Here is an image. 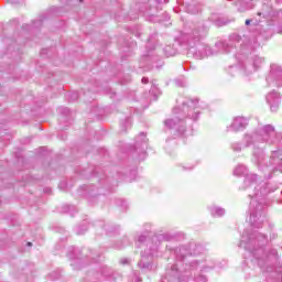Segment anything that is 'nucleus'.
Returning a JSON list of instances; mask_svg holds the SVG:
<instances>
[{"instance_id":"obj_5","label":"nucleus","mask_w":282,"mask_h":282,"mask_svg":"<svg viewBox=\"0 0 282 282\" xmlns=\"http://www.w3.org/2000/svg\"><path fill=\"white\" fill-rule=\"evenodd\" d=\"M43 21H45V15H41L37 20H33L31 24H24L22 30L24 32H34V30H39L43 25Z\"/></svg>"},{"instance_id":"obj_2","label":"nucleus","mask_w":282,"mask_h":282,"mask_svg":"<svg viewBox=\"0 0 282 282\" xmlns=\"http://www.w3.org/2000/svg\"><path fill=\"white\" fill-rule=\"evenodd\" d=\"M101 254V251L89 248L78 249L76 247H69L67 251L73 270H83V268L90 265V263H98Z\"/></svg>"},{"instance_id":"obj_29","label":"nucleus","mask_w":282,"mask_h":282,"mask_svg":"<svg viewBox=\"0 0 282 282\" xmlns=\"http://www.w3.org/2000/svg\"><path fill=\"white\" fill-rule=\"evenodd\" d=\"M253 226H254L256 228H261V225H258L257 223H253Z\"/></svg>"},{"instance_id":"obj_15","label":"nucleus","mask_w":282,"mask_h":282,"mask_svg":"<svg viewBox=\"0 0 282 282\" xmlns=\"http://www.w3.org/2000/svg\"><path fill=\"white\" fill-rule=\"evenodd\" d=\"M83 3V0H66V8L70 6H80Z\"/></svg>"},{"instance_id":"obj_9","label":"nucleus","mask_w":282,"mask_h":282,"mask_svg":"<svg viewBox=\"0 0 282 282\" xmlns=\"http://www.w3.org/2000/svg\"><path fill=\"white\" fill-rule=\"evenodd\" d=\"M63 213H68V214H70V217H74V215H76V213H78V208H76V206H74V205H64Z\"/></svg>"},{"instance_id":"obj_23","label":"nucleus","mask_w":282,"mask_h":282,"mask_svg":"<svg viewBox=\"0 0 282 282\" xmlns=\"http://www.w3.org/2000/svg\"><path fill=\"white\" fill-rule=\"evenodd\" d=\"M120 263H121V265H128L129 259L122 258V259H120Z\"/></svg>"},{"instance_id":"obj_22","label":"nucleus","mask_w":282,"mask_h":282,"mask_svg":"<svg viewBox=\"0 0 282 282\" xmlns=\"http://www.w3.org/2000/svg\"><path fill=\"white\" fill-rule=\"evenodd\" d=\"M225 210L223 208H216L215 209V215H217V217H221L224 215Z\"/></svg>"},{"instance_id":"obj_10","label":"nucleus","mask_w":282,"mask_h":282,"mask_svg":"<svg viewBox=\"0 0 282 282\" xmlns=\"http://www.w3.org/2000/svg\"><path fill=\"white\" fill-rule=\"evenodd\" d=\"M134 243H135V248L138 249L142 248V231H137L134 234Z\"/></svg>"},{"instance_id":"obj_3","label":"nucleus","mask_w":282,"mask_h":282,"mask_svg":"<svg viewBox=\"0 0 282 282\" xmlns=\"http://www.w3.org/2000/svg\"><path fill=\"white\" fill-rule=\"evenodd\" d=\"M89 226L95 228L97 235H102L105 232L107 237H113V235H118V230H120L118 225H113L110 221L95 220L89 223V220H83L80 225L75 227L76 235H85L86 231L89 230Z\"/></svg>"},{"instance_id":"obj_12","label":"nucleus","mask_w":282,"mask_h":282,"mask_svg":"<svg viewBox=\"0 0 282 282\" xmlns=\"http://www.w3.org/2000/svg\"><path fill=\"white\" fill-rule=\"evenodd\" d=\"M78 98H83V96L78 91H73L68 95V101L69 102H76Z\"/></svg>"},{"instance_id":"obj_31","label":"nucleus","mask_w":282,"mask_h":282,"mask_svg":"<svg viewBox=\"0 0 282 282\" xmlns=\"http://www.w3.org/2000/svg\"><path fill=\"white\" fill-rule=\"evenodd\" d=\"M26 246H28L29 248H32V242H28Z\"/></svg>"},{"instance_id":"obj_26","label":"nucleus","mask_w":282,"mask_h":282,"mask_svg":"<svg viewBox=\"0 0 282 282\" xmlns=\"http://www.w3.org/2000/svg\"><path fill=\"white\" fill-rule=\"evenodd\" d=\"M44 54H47V48L41 51V56H43Z\"/></svg>"},{"instance_id":"obj_8","label":"nucleus","mask_w":282,"mask_h":282,"mask_svg":"<svg viewBox=\"0 0 282 282\" xmlns=\"http://www.w3.org/2000/svg\"><path fill=\"white\" fill-rule=\"evenodd\" d=\"M131 245V240H129V237L123 236L121 240H118L116 243L112 245V248L115 250H122V248H127V246Z\"/></svg>"},{"instance_id":"obj_21","label":"nucleus","mask_w":282,"mask_h":282,"mask_svg":"<svg viewBox=\"0 0 282 282\" xmlns=\"http://www.w3.org/2000/svg\"><path fill=\"white\" fill-rule=\"evenodd\" d=\"M61 10H63V8H61V7H53L52 8V12H53V14H56L57 17H61Z\"/></svg>"},{"instance_id":"obj_11","label":"nucleus","mask_w":282,"mask_h":282,"mask_svg":"<svg viewBox=\"0 0 282 282\" xmlns=\"http://www.w3.org/2000/svg\"><path fill=\"white\" fill-rule=\"evenodd\" d=\"M115 204H116V206H119V208H121V210H127V208H129V204H127V200H124L122 198L115 199Z\"/></svg>"},{"instance_id":"obj_17","label":"nucleus","mask_w":282,"mask_h":282,"mask_svg":"<svg viewBox=\"0 0 282 282\" xmlns=\"http://www.w3.org/2000/svg\"><path fill=\"white\" fill-rule=\"evenodd\" d=\"M131 282H142V275L140 274V271L133 273Z\"/></svg>"},{"instance_id":"obj_32","label":"nucleus","mask_w":282,"mask_h":282,"mask_svg":"<svg viewBox=\"0 0 282 282\" xmlns=\"http://www.w3.org/2000/svg\"><path fill=\"white\" fill-rule=\"evenodd\" d=\"M138 265H141V262H140V261L138 262Z\"/></svg>"},{"instance_id":"obj_1","label":"nucleus","mask_w":282,"mask_h":282,"mask_svg":"<svg viewBox=\"0 0 282 282\" xmlns=\"http://www.w3.org/2000/svg\"><path fill=\"white\" fill-rule=\"evenodd\" d=\"M90 177L93 182H97V184L91 183L90 185H83L79 187V195H84L89 202V204H98V202H102L111 193V182L105 171H101L99 167L94 170L87 169L83 172H79L82 177Z\"/></svg>"},{"instance_id":"obj_33","label":"nucleus","mask_w":282,"mask_h":282,"mask_svg":"<svg viewBox=\"0 0 282 282\" xmlns=\"http://www.w3.org/2000/svg\"><path fill=\"white\" fill-rule=\"evenodd\" d=\"M252 217H253V216L250 217V220H251V221H252Z\"/></svg>"},{"instance_id":"obj_24","label":"nucleus","mask_w":282,"mask_h":282,"mask_svg":"<svg viewBox=\"0 0 282 282\" xmlns=\"http://www.w3.org/2000/svg\"><path fill=\"white\" fill-rule=\"evenodd\" d=\"M166 127H173V119L165 120Z\"/></svg>"},{"instance_id":"obj_25","label":"nucleus","mask_w":282,"mask_h":282,"mask_svg":"<svg viewBox=\"0 0 282 282\" xmlns=\"http://www.w3.org/2000/svg\"><path fill=\"white\" fill-rule=\"evenodd\" d=\"M44 193H47V194L52 193V188L50 187L44 188Z\"/></svg>"},{"instance_id":"obj_13","label":"nucleus","mask_w":282,"mask_h":282,"mask_svg":"<svg viewBox=\"0 0 282 282\" xmlns=\"http://www.w3.org/2000/svg\"><path fill=\"white\" fill-rule=\"evenodd\" d=\"M59 113H62V116H64L66 120H69V116H72V110H69V108L62 107L59 108Z\"/></svg>"},{"instance_id":"obj_28","label":"nucleus","mask_w":282,"mask_h":282,"mask_svg":"<svg viewBox=\"0 0 282 282\" xmlns=\"http://www.w3.org/2000/svg\"><path fill=\"white\" fill-rule=\"evenodd\" d=\"M251 22L252 20H246V25H250Z\"/></svg>"},{"instance_id":"obj_7","label":"nucleus","mask_w":282,"mask_h":282,"mask_svg":"<svg viewBox=\"0 0 282 282\" xmlns=\"http://www.w3.org/2000/svg\"><path fill=\"white\" fill-rule=\"evenodd\" d=\"M130 150L134 153H142V133L134 139V143L130 145Z\"/></svg>"},{"instance_id":"obj_18","label":"nucleus","mask_w":282,"mask_h":282,"mask_svg":"<svg viewBox=\"0 0 282 282\" xmlns=\"http://www.w3.org/2000/svg\"><path fill=\"white\" fill-rule=\"evenodd\" d=\"M97 87H99V89L95 90V91H105V94H115L111 91V88H109V86H105L104 88H100V86H98V83H96Z\"/></svg>"},{"instance_id":"obj_16","label":"nucleus","mask_w":282,"mask_h":282,"mask_svg":"<svg viewBox=\"0 0 282 282\" xmlns=\"http://www.w3.org/2000/svg\"><path fill=\"white\" fill-rule=\"evenodd\" d=\"M264 133H267V135H274V127L272 126H265L263 128Z\"/></svg>"},{"instance_id":"obj_19","label":"nucleus","mask_w":282,"mask_h":282,"mask_svg":"<svg viewBox=\"0 0 282 282\" xmlns=\"http://www.w3.org/2000/svg\"><path fill=\"white\" fill-rule=\"evenodd\" d=\"M276 72H278V74H281L282 73V68L280 66L272 65L271 66V74L276 75Z\"/></svg>"},{"instance_id":"obj_20","label":"nucleus","mask_w":282,"mask_h":282,"mask_svg":"<svg viewBox=\"0 0 282 282\" xmlns=\"http://www.w3.org/2000/svg\"><path fill=\"white\" fill-rule=\"evenodd\" d=\"M121 124L124 127V129H129V127H131V118H126Z\"/></svg>"},{"instance_id":"obj_30","label":"nucleus","mask_w":282,"mask_h":282,"mask_svg":"<svg viewBox=\"0 0 282 282\" xmlns=\"http://www.w3.org/2000/svg\"><path fill=\"white\" fill-rule=\"evenodd\" d=\"M91 94V90H88L87 93H84V96H89Z\"/></svg>"},{"instance_id":"obj_14","label":"nucleus","mask_w":282,"mask_h":282,"mask_svg":"<svg viewBox=\"0 0 282 282\" xmlns=\"http://www.w3.org/2000/svg\"><path fill=\"white\" fill-rule=\"evenodd\" d=\"M48 279H51V281H58V279H61V271L57 270L50 273Z\"/></svg>"},{"instance_id":"obj_6","label":"nucleus","mask_w":282,"mask_h":282,"mask_svg":"<svg viewBox=\"0 0 282 282\" xmlns=\"http://www.w3.org/2000/svg\"><path fill=\"white\" fill-rule=\"evenodd\" d=\"M246 127H248V119L243 117L235 118L231 123L232 131H241V129H246Z\"/></svg>"},{"instance_id":"obj_27","label":"nucleus","mask_w":282,"mask_h":282,"mask_svg":"<svg viewBox=\"0 0 282 282\" xmlns=\"http://www.w3.org/2000/svg\"><path fill=\"white\" fill-rule=\"evenodd\" d=\"M142 83H143V84H147V83H149V78H147V77H143V78H142Z\"/></svg>"},{"instance_id":"obj_4","label":"nucleus","mask_w":282,"mask_h":282,"mask_svg":"<svg viewBox=\"0 0 282 282\" xmlns=\"http://www.w3.org/2000/svg\"><path fill=\"white\" fill-rule=\"evenodd\" d=\"M98 271H91L90 274L93 276H96V279H100V276H104V279H107V281H118L120 279V273L113 271V269L107 267V265H101Z\"/></svg>"}]
</instances>
